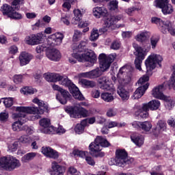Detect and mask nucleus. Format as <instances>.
Listing matches in <instances>:
<instances>
[{
    "label": "nucleus",
    "mask_w": 175,
    "mask_h": 175,
    "mask_svg": "<svg viewBox=\"0 0 175 175\" xmlns=\"http://www.w3.org/2000/svg\"><path fill=\"white\" fill-rule=\"evenodd\" d=\"M16 111L18 113H14L12 116L13 120H18L12 124L14 132H21L25 129L23 125L27 121V114H36L33 120H39L43 114V110H39L37 107H16Z\"/></svg>",
    "instance_id": "f257e3e1"
},
{
    "label": "nucleus",
    "mask_w": 175,
    "mask_h": 175,
    "mask_svg": "<svg viewBox=\"0 0 175 175\" xmlns=\"http://www.w3.org/2000/svg\"><path fill=\"white\" fill-rule=\"evenodd\" d=\"M85 46H87V41H81L79 44H72V57L68 58L70 64L75 65L77 61L79 62H88L89 66H94V64H96V55L92 50H87L83 53H80L84 51Z\"/></svg>",
    "instance_id": "f03ea898"
},
{
    "label": "nucleus",
    "mask_w": 175,
    "mask_h": 175,
    "mask_svg": "<svg viewBox=\"0 0 175 175\" xmlns=\"http://www.w3.org/2000/svg\"><path fill=\"white\" fill-rule=\"evenodd\" d=\"M128 68L129 67L127 66L120 68L117 75V79L115 76L111 77L113 81L118 85L117 93L122 100H128L129 99V92L124 88V85L131 81V77L126 75Z\"/></svg>",
    "instance_id": "7ed1b4c3"
},
{
    "label": "nucleus",
    "mask_w": 175,
    "mask_h": 175,
    "mask_svg": "<svg viewBox=\"0 0 175 175\" xmlns=\"http://www.w3.org/2000/svg\"><path fill=\"white\" fill-rule=\"evenodd\" d=\"M174 90L175 91V65L172 66V77L170 78V81L164 82L163 84L159 85L154 88L152 90V95L156 99H165V96L163 95V91L167 88Z\"/></svg>",
    "instance_id": "20e7f679"
},
{
    "label": "nucleus",
    "mask_w": 175,
    "mask_h": 175,
    "mask_svg": "<svg viewBox=\"0 0 175 175\" xmlns=\"http://www.w3.org/2000/svg\"><path fill=\"white\" fill-rule=\"evenodd\" d=\"M110 146V143L107 142L106 138L102 136H98L94 142H92L89 146V149L92 157H105V152H101L103 147Z\"/></svg>",
    "instance_id": "39448f33"
},
{
    "label": "nucleus",
    "mask_w": 175,
    "mask_h": 175,
    "mask_svg": "<svg viewBox=\"0 0 175 175\" xmlns=\"http://www.w3.org/2000/svg\"><path fill=\"white\" fill-rule=\"evenodd\" d=\"M21 166L20 160L13 156L8 155L0 158V167L3 170L12 172Z\"/></svg>",
    "instance_id": "423d86ee"
},
{
    "label": "nucleus",
    "mask_w": 175,
    "mask_h": 175,
    "mask_svg": "<svg viewBox=\"0 0 175 175\" xmlns=\"http://www.w3.org/2000/svg\"><path fill=\"white\" fill-rule=\"evenodd\" d=\"M58 81L61 85H64V87L68 88L70 94H72L75 99H78V100H84V96L79 90V88L72 83V81H70L68 77L61 75L60 80Z\"/></svg>",
    "instance_id": "0eeeda50"
},
{
    "label": "nucleus",
    "mask_w": 175,
    "mask_h": 175,
    "mask_svg": "<svg viewBox=\"0 0 175 175\" xmlns=\"http://www.w3.org/2000/svg\"><path fill=\"white\" fill-rule=\"evenodd\" d=\"M150 21L152 24H155L158 26L159 29L162 32V33H170L172 36L175 35V29L173 27V24L170 21H163L160 18L157 16H153L151 18Z\"/></svg>",
    "instance_id": "6e6552de"
},
{
    "label": "nucleus",
    "mask_w": 175,
    "mask_h": 175,
    "mask_svg": "<svg viewBox=\"0 0 175 175\" xmlns=\"http://www.w3.org/2000/svg\"><path fill=\"white\" fill-rule=\"evenodd\" d=\"M133 47L135 50L134 52V55L135 56V59L134 61L135 66L136 69L140 72L142 71V64H143V61L144 58H146L147 53L150 51L151 46L143 48L136 44H134Z\"/></svg>",
    "instance_id": "1a4fd4ad"
},
{
    "label": "nucleus",
    "mask_w": 175,
    "mask_h": 175,
    "mask_svg": "<svg viewBox=\"0 0 175 175\" xmlns=\"http://www.w3.org/2000/svg\"><path fill=\"white\" fill-rule=\"evenodd\" d=\"M122 17V14H119L108 18L105 21L104 27L100 29V32L105 33V32H107V31H112V29H116V28H121L124 27V25H116L117 23H118V21H121Z\"/></svg>",
    "instance_id": "9d476101"
},
{
    "label": "nucleus",
    "mask_w": 175,
    "mask_h": 175,
    "mask_svg": "<svg viewBox=\"0 0 175 175\" xmlns=\"http://www.w3.org/2000/svg\"><path fill=\"white\" fill-rule=\"evenodd\" d=\"M128 161V154L124 149H118L116 151V157L111 158L108 163L110 166H124Z\"/></svg>",
    "instance_id": "9b49d317"
},
{
    "label": "nucleus",
    "mask_w": 175,
    "mask_h": 175,
    "mask_svg": "<svg viewBox=\"0 0 175 175\" xmlns=\"http://www.w3.org/2000/svg\"><path fill=\"white\" fill-rule=\"evenodd\" d=\"M163 61V57L161 55L151 53L145 60V65L147 71L154 70L157 65L161 66V63Z\"/></svg>",
    "instance_id": "f8f14e48"
},
{
    "label": "nucleus",
    "mask_w": 175,
    "mask_h": 175,
    "mask_svg": "<svg viewBox=\"0 0 175 175\" xmlns=\"http://www.w3.org/2000/svg\"><path fill=\"white\" fill-rule=\"evenodd\" d=\"M116 57H117L116 53L109 55H106L105 53L99 55L98 61L103 70H108V69L110 68V65H111V63L116 59Z\"/></svg>",
    "instance_id": "ddd939ff"
},
{
    "label": "nucleus",
    "mask_w": 175,
    "mask_h": 175,
    "mask_svg": "<svg viewBox=\"0 0 175 175\" xmlns=\"http://www.w3.org/2000/svg\"><path fill=\"white\" fill-rule=\"evenodd\" d=\"M41 129H40L42 133L46 135H53L55 133V127L51 125V120L49 118H42L39 122Z\"/></svg>",
    "instance_id": "4468645a"
},
{
    "label": "nucleus",
    "mask_w": 175,
    "mask_h": 175,
    "mask_svg": "<svg viewBox=\"0 0 175 175\" xmlns=\"http://www.w3.org/2000/svg\"><path fill=\"white\" fill-rule=\"evenodd\" d=\"M106 71H107V70H103V68H102V66L100 64V68L98 67L92 71L81 72L78 75V77H79L80 79H81L82 77H84L86 79H96V77H99V76H102V73Z\"/></svg>",
    "instance_id": "2eb2a0df"
},
{
    "label": "nucleus",
    "mask_w": 175,
    "mask_h": 175,
    "mask_svg": "<svg viewBox=\"0 0 175 175\" xmlns=\"http://www.w3.org/2000/svg\"><path fill=\"white\" fill-rule=\"evenodd\" d=\"M153 5L155 6V8L161 9L163 14H172V13L174 11L173 5L169 3V0H167L166 1L164 0L161 2H159V1H154Z\"/></svg>",
    "instance_id": "dca6fc26"
},
{
    "label": "nucleus",
    "mask_w": 175,
    "mask_h": 175,
    "mask_svg": "<svg viewBox=\"0 0 175 175\" xmlns=\"http://www.w3.org/2000/svg\"><path fill=\"white\" fill-rule=\"evenodd\" d=\"M84 103H81L79 107L75 106L74 108H70V116L74 118H79V117H88L90 113L85 109L81 107Z\"/></svg>",
    "instance_id": "f3484780"
},
{
    "label": "nucleus",
    "mask_w": 175,
    "mask_h": 175,
    "mask_svg": "<svg viewBox=\"0 0 175 175\" xmlns=\"http://www.w3.org/2000/svg\"><path fill=\"white\" fill-rule=\"evenodd\" d=\"M52 88L53 91H58L59 92H61L63 96V98H59V96L57 94L56 99H57V100H59L62 105H66V102L70 99V94H69V92L62 89L57 84H52Z\"/></svg>",
    "instance_id": "a211bd4d"
},
{
    "label": "nucleus",
    "mask_w": 175,
    "mask_h": 175,
    "mask_svg": "<svg viewBox=\"0 0 175 175\" xmlns=\"http://www.w3.org/2000/svg\"><path fill=\"white\" fill-rule=\"evenodd\" d=\"M64 40V34L62 33L57 32L50 35L47 38V44L51 47L59 46Z\"/></svg>",
    "instance_id": "6ab92c4d"
},
{
    "label": "nucleus",
    "mask_w": 175,
    "mask_h": 175,
    "mask_svg": "<svg viewBox=\"0 0 175 175\" xmlns=\"http://www.w3.org/2000/svg\"><path fill=\"white\" fill-rule=\"evenodd\" d=\"M98 85L101 90H105L106 91H111L114 92L116 88L111 81L107 77H102L98 80Z\"/></svg>",
    "instance_id": "aec40b11"
},
{
    "label": "nucleus",
    "mask_w": 175,
    "mask_h": 175,
    "mask_svg": "<svg viewBox=\"0 0 175 175\" xmlns=\"http://www.w3.org/2000/svg\"><path fill=\"white\" fill-rule=\"evenodd\" d=\"M43 39V33H39L37 34H32L31 36H27L25 38V42L26 44H29L30 46H35L39 44Z\"/></svg>",
    "instance_id": "412c9836"
},
{
    "label": "nucleus",
    "mask_w": 175,
    "mask_h": 175,
    "mask_svg": "<svg viewBox=\"0 0 175 175\" xmlns=\"http://www.w3.org/2000/svg\"><path fill=\"white\" fill-rule=\"evenodd\" d=\"M66 172L65 167L58 164L57 161L52 162L51 168L49 170V173L51 175H65Z\"/></svg>",
    "instance_id": "4be33fe9"
},
{
    "label": "nucleus",
    "mask_w": 175,
    "mask_h": 175,
    "mask_svg": "<svg viewBox=\"0 0 175 175\" xmlns=\"http://www.w3.org/2000/svg\"><path fill=\"white\" fill-rule=\"evenodd\" d=\"M46 55L50 61H54L55 62L59 61L62 57L59 51L55 49H46Z\"/></svg>",
    "instance_id": "5701e85b"
},
{
    "label": "nucleus",
    "mask_w": 175,
    "mask_h": 175,
    "mask_svg": "<svg viewBox=\"0 0 175 175\" xmlns=\"http://www.w3.org/2000/svg\"><path fill=\"white\" fill-rule=\"evenodd\" d=\"M43 77L49 83H57L61 80V75L54 72H46L43 75Z\"/></svg>",
    "instance_id": "b1692460"
},
{
    "label": "nucleus",
    "mask_w": 175,
    "mask_h": 175,
    "mask_svg": "<svg viewBox=\"0 0 175 175\" xmlns=\"http://www.w3.org/2000/svg\"><path fill=\"white\" fill-rule=\"evenodd\" d=\"M42 153L47 158H53V159H57L59 157L58 152L50 147H42Z\"/></svg>",
    "instance_id": "393cba45"
},
{
    "label": "nucleus",
    "mask_w": 175,
    "mask_h": 175,
    "mask_svg": "<svg viewBox=\"0 0 175 175\" xmlns=\"http://www.w3.org/2000/svg\"><path fill=\"white\" fill-rule=\"evenodd\" d=\"M73 13L75 17L72 20V23L75 25H77V23L83 20V14L85 13V10L83 9H75Z\"/></svg>",
    "instance_id": "a878e982"
},
{
    "label": "nucleus",
    "mask_w": 175,
    "mask_h": 175,
    "mask_svg": "<svg viewBox=\"0 0 175 175\" xmlns=\"http://www.w3.org/2000/svg\"><path fill=\"white\" fill-rule=\"evenodd\" d=\"M33 58V56L32 55L27 53V52H23L21 53L19 56V61L21 66H25V65H28L29 62H31V60Z\"/></svg>",
    "instance_id": "bb28decb"
},
{
    "label": "nucleus",
    "mask_w": 175,
    "mask_h": 175,
    "mask_svg": "<svg viewBox=\"0 0 175 175\" xmlns=\"http://www.w3.org/2000/svg\"><path fill=\"white\" fill-rule=\"evenodd\" d=\"M107 9L105 7H96L93 8V15L96 18H100V17H106L107 16Z\"/></svg>",
    "instance_id": "cd10ccee"
},
{
    "label": "nucleus",
    "mask_w": 175,
    "mask_h": 175,
    "mask_svg": "<svg viewBox=\"0 0 175 175\" xmlns=\"http://www.w3.org/2000/svg\"><path fill=\"white\" fill-rule=\"evenodd\" d=\"M131 139L137 147H142L144 144V137L136 133H133L131 135Z\"/></svg>",
    "instance_id": "c85d7f7f"
},
{
    "label": "nucleus",
    "mask_w": 175,
    "mask_h": 175,
    "mask_svg": "<svg viewBox=\"0 0 175 175\" xmlns=\"http://www.w3.org/2000/svg\"><path fill=\"white\" fill-rule=\"evenodd\" d=\"M149 110L150 109H148L147 105H145V104L144 103L142 106L139 108L137 111H135V116L141 117V118H147V117H148L149 116Z\"/></svg>",
    "instance_id": "c756f323"
},
{
    "label": "nucleus",
    "mask_w": 175,
    "mask_h": 175,
    "mask_svg": "<svg viewBox=\"0 0 175 175\" xmlns=\"http://www.w3.org/2000/svg\"><path fill=\"white\" fill-rule=\"evenodd\" d=\"M148 89V85H146L144 86V89L142 86L139 87L135 90L133 95L131 96L132 99H140V98H142V96H143L144 95L146 91H147Z\"/></svg>",
    "instance_id": "7c9ffc66"
},
{
    "label": "nucleus",
    "mask_w": 175,
    "mask_h": 175,
    "mask_svg": "<svg viewBox=\"0 0 175 175\" xmlns=\"http://www.w3.org/2000/svg\"><path fill=\"white\" fill-rule=\"evenodd\" d=\"M146 107L149 110H152V111H154L155 110H158L159 107H161V102L158 100H152L148 103H144Z\"/></svg>",
    "instance_id": "2f4dec72"
},
{
    "label": "nucleus",
    "mask_w": 175,
    "mask_h": 175,
    "mask_svg": "<svg viewBox=\"0 0 175 175\" xmlns=\"http://www.w3.org/2000/svg\"><path fill=\"white\" fill-rule=\"evenodd\" d=\"M13 9L16 10V6L13 7V3H12V6L8 4H4L1 8V12H2L3 14L10 17L12 12H13Z\"/></svg>",
    "instance_id": "473e14b6"
},
{
    "label": "nucleus",
    "mask_w": 175,
    "mask_h": 175,
    "mask_svg": "<svg viewBox=\"0 0 175 175\" xmlns=\"http://www.w3.org/2000/svg\"><path fill=\"white\" fill-rule=\"evenodd\" d=\"M150 36H151L150 31H142L135 36V40L137 42H144L147 39H150Z\"/></svg>",
    "instance_id": "72a5a7b5"
},
{
    "label": "nucleus",
    "mask_w": 175,
    "mask_h": 175,
    "mask_svg": "<svg viewBox=\"0 0 175 175\" xmlns=\"http://www.w3.org/2000/svg\"><path fill=\"white\" fill-rule=\"evenodd\" d=\"M32 102H33V103L38 105V106L39 107H44L43 109H42V108L37 107V109L38 110H42L43 113H44V111H47V110H49V105H47V104L44 103V101L40 100L38 98H35L34 99L32 100Z\"/></svg>",
    "instance_id": "f704fd0d"
},
{
    "label": "nucleus",
    "mask_w": 175,
    "mask_h": 175,
    "mask_svg": "<svg viewBox=\"0 0 175 175\" xmlns=\"http://www.w3.org/2000/svg\"><path fill=\"white\" fill-rule=\"evenodd\" d=\"M37 155H38V153H36V152H29V153L25 154L21 158V161L23 163H27L31 161H33V159H35V158L36 157Z\"/></svg>",
    "instance_id": "c9c22d12"
},
{
    "label": "nucleus",
    "mask_w": 175,
    "mask_h": 175,
    "mask_svg": "<svg viewBox=\"0 0 175 175\" xmlns=\"http://www.w3.org/2000/svg\"><path fill=\"white\" fill-rule=\"evenodd\" d=\"M79 83L83 88H94L96 83L92 81H88L87 79H81L79 80Z\"/></svg>",
    "instance_id": "e433bc0d"
},
{
    "label": "nucleus",
    "mask_w": 175,
    "mask_h": 175,
    "mask_svg": "<svg viewBox=\"0 0 175 175\" xmlns=\"http://www.w3.org/2000/svg\"><path fill=\"white\" fill-rule=\"evenodd\" d=\"M165 98H163L162 100H165V106L168 110H172L174 107L175 100L170 97L165 96Z\"/></svg>",
    "instance_id": "4c0bfd02"
},
{
    "label": "nucleus",
    "mask_w": 175,
    "mask_h": 175,
    "mask_svg": "<svg viewBox=\"0 0 175 175\" xmlns=\"http://www.w3.org/2000/svg\"><path fill=\"white\" fill-rule=\"evenodd\" d=\"M72 155L75 157V158H77L79 157V158H82L83 159H85L87 155H88V152L84 151V150H80L79 149H75L72 152Z\"/></svg>",
    "instance_id": "58836bf2"
},
{
    "label": "nucleus",
    "mask_w": 175,
    "mask_h": 175,
    "mask_svg": "<svg viewBox=\"0 0 175 175\" xmlns=\"http://www.w3.org/2000/svg\"><path fill=\"white\" fill-rule=\"evenodd\" d=\"M35 92H38V90L32 87H25L21 90V93L23 95H32Z\"/></svg>",
    "instance_id": "ea45409f"
},
{
    "label": "nucleus",
    "mask_w": 175,
    "mask_h": 175,
    "mask_svg": "<svg viewBox=\"0 0 175 175\" xmlns=\"http://www.w3.org/2000/svg\"><path fill=\"white\" fill-rule=\"evenodd\" d=\"M148 80H150V78L148 77V76L144 75L143 77H142L138 81V84L139 87H142V88H144V87H146V85H148V88L150 85V84L148 83Z\"/></svg>",
    "instance_id": "a19ab883"
},
{
    "label": "nucleus",
    "mask_w": 175,
    "mask_h": 175,
    "mask_svg": "<svg viewBox=\"0 0 175 175\" xmlns=\"http://www.w3.org/2000/svg\"><path fill=\"white\" fill-rule=\"evenodd\" d=\"M25 77H28L27 74L15 75L13 77V81L15 84H21V83H23Z\"/></svg>",
    "instance_id": "79ce46f5"
},
{
    "label": "nucleus",
    "mask_w": 175,
    "mask_h": 175,
    "mask_svg": "<svg viewBox=\"0 0 175 175\" xmlns=\"http://www.w3.org/2000/svg\"><path fill=\"white\" fill-rule=\"evenodd\" d=\"M101 99L105 102H113L114 100V96L111 94V93L104 92L100 95Z\"/></svg>",
    "instance_id": "37998d69"
},
{
    "label": "nucleus",
    "mask_w": 175,
    "mask_h": 175,
    "mask_svg": "<svg viewBox=\"0 0 175 175\" xmlns=\"http://www.w3.org/2000/svg\"><path fill=\"white\" fill-rule=\"evenodd\" d=\"M156 131H158L159 132H163V131H166V122L163 120H159L157 122Z\"/></svg>",
    "instance_id": "c03bdc74"
},
{
    "label": "nucleus",
    "mask_w": 175,
    "mask_h": 175,
    "mask_svg": "<svg viewBox=\"0 0 175 175\" xmlns=\"http://www.w3.org/2000/svg\"><path fill=\"white\" fill-rule=\"evenodd\" d=\"M159 42V36L154 35L150 38V45L152 46V49L154 50L157 48V45Z\"/></svg>",
    "instance_id": "a18cd8bd"
},
{
    "label": "nucleus",
    "mask_w": 175,
    "mask_h": 175,
    "mask_svg": "<svg viewBox=\"0 0 175 175\" xmlns=\"http://www.w3.org/2000/svg\"><path fill=\"white\" fill-rule=\"evenodd\" d=\"M151 128H152V124H151L150 122H142L141 129H142L143 131H146V132H149V131H151Z\"/></svg>",
    "instance_id": "49530a36"
},
{
    "label": "nucleus",
    "mask_w": 175,
    "mask_h": 175,
    "mask_svg": "<svg viewBox=\"0 0 175 175\" xmlns=\"http://www.w3.org/2000/svg\"><path fill=\"white\" fill-rule=\"evenodd\" d=\"M85 124H83V121H81V124L76 125L75 128V133H77V135H81V133H84V128H85Z\"/></svg>",
    "instance_id": "de8ad7c7"
},
{
    "label": "nucleus",
    "mask_w": 175,
    "mask_h": 175,
    "mask_svg": "<svg viewBox=\"0 0 175 175\" xmlns=\"http://www.w3.org/2000/svg\"><path fill=\"white\" fill-rule=\"evenodd\" d=\"M14 10H12V12H11L10 15V18H13L14 20H21V18H23V16L21 15V14L15 12Z\"/></svg>",
    "instance_id": "09e8293b"
},
{
    "label": "nucleus",
    "mask_w": 175,
    "mask_h": 175,
    "mask_svg": "<svg viewBox=\"0 0 175 175\" xmlns=\"http://www.w3.org/2000/svg\"><path fill=\"white\" fill-rule=\"evenodd\" d=\"M98 38H99V32L98 31V29H93L90 37V40L92 42H95V40H98Z\"/></svg>",
    "instance_id": "8fccbe9b"
},
{
    "label": "nucleus",
    "mask_w": 175,
    "mask_h": 175,
    "mask_svg": "<svg viewBox=\"0 0 175 175\" xmlns=\"http://www.w3.org/2000/svg\"><path fill=\"white\" fill-rule=\"evenodd\" d=\"M96 121V118L92 117L82 120V124L88 126V124L92 125V124H95Z\"/></svg>",
    "instance_id": "3c124183"
},
{
    "label": "nucleus",
    "mask_w": 175,
    "mask_h": 175,
    "mask_svg": "<svg viewBox=\"0 0 175 175\" xmlns=\"http://www.w3.org/2000/svg\"><path fill=\"white\" fill-rule=\"evenodd\" d=\"M18 141L20 143H22V144H29L31 143V137H29L28 135H22L19 139Z\"/></svg>",
    "instance_id": "603ef678"
},
{
    "label": "nucleus",
    "mask_w": 175,
    "mask_h": 175,
    "mask_svg": "<svg viewBox=\"0 0 175 175\" xmlns=\"http://www.w3.org/2000/svg\"><path fill=\"white\" fill-rule=\"evenodd\" d=\"M3 105L5 106V107H12L13 106V98L9 97V98H3Z\"/></svg>",
    "instance_id": "864d4df0"
},
{
    "label": "nucleus",
    "mask_w": 175,
    "mask_h": 175,
    "mask_svg": "<svg viewBox=\"0 0 175 175\" xmlns=\"http://www.w3.org/2000/svg\"><path fill=\"white\" fill-rule=\"evenodd\" d=\"M17 148H18V142H15L8 146V151H10V152H14V151H17Z\"/></svg>",
    "instance_id": "5fc2aeb1"
},
{
    "label": "nucleus",
    "mask_w": 175,
    "mask_h": 175,
    "mask_svg": "<svg viewBox=\"0 0 175 175\" xmlns=\"http://www.w3.org/2000/svg\"><path fill=\"white\" fill-rule=\"evenodd\" d=\"M12 6L16 10H20V5L24 3V0H13L12 1Z\"/></svg>",
    "instance_id": "6e6d98bb"
},
{
    "label": "nucleus",
    "mask_w": 175,
    "mask_h": 175,
    "mask_svg": "<svg viewBox=\"0 0 175 175\" xmlns=\"http://www.w3.org/2000/svg\"><path fill=\"white\" fill-rule=\"evenodd\" d=\"M8 120H9V113L6 111L0 113L1 122H6Z\"/></svg>",
    "instance_id": "4d7b16f0"
},
{
    "label": "nucleus",
    "mask_w": 175,
    "mask_h": 175,
    "mask_svg": "<svg viewBox=\"0 0 175 175\" xmlns=\"http://www.w3.org/2000/svg\"><path fill=\"white\" fill-rule=\"evenodd\" d=\"M42 27H44V23L40 20H38L34 25H32V29L33 31H36V29L42 28Z\"/></svg>",
    "instance_id": "13d9d810"
},
{
    "label": "nucleus",
    "mask_w": 175,
    "mask_h": 175,
    "mask_svg": "<svg viewBox=\"0 0 175 175\" xmlns=\"http://www.w3.org/2000/svg\"><path fill=\"white\" fill-rule=\"evenodd\" d=\"M118 113L117 109H109L107 111V117H116Z\"/></svg>",
    "instance_id": "bf43d9fd"
},
{
    "label": "nucleus",
    "mask_w": 175,
    "mask_h": 175,
    "mask_svg": "<svg viewBox=\"0 0 175 175\" xmlns=\"http://www.w3.org/2000/svg\"><path fill=\"white\" fill-rule=\"evenodd\" d=\"M109 8L110 10H116L118 8V1L113 0L109 3Z\"/></svg>",
    "instance_id": "052dcab7"
},
{
    "label": "nucleus",
    "mask_w": 175,
    "mask_h": 175,
    "mask_svg": "<svg viewBox=\"0 0 175 175\" xmlns=\"http://www.w3.org/2000/svg\"><path fill=\"white\" fill-rule=\"evenodd\" d=\"M159 172H161V166L158 165L150 172V175H163V173Z\"/></svg>",
    "instance_id": "680f3d73"
},
{
    "label": "nucleus",
    "mask_w": 175,
    "mask_h": 175,
    "mask_svg": "<svg viewBox=\"0 0 175 175\" xmlns=\"http://www.w3.org/2000/svg\"><path fill=\"white\" fill-rule=\"evenodd\" d=\"M81 174L75 167H70L67 171V175Z\"/></svg>",
    "instance_id": "e2e57ef3"
},
{
    "label": "nucleus",
    "mask_w": 175,
    "mask_h": 175,
    "mask_svg": "<svg viewBox=\"0 0 175 175\" xmlns=\"http://www.w3.org/2000/svg\"><path fill=\"white\" fill-rule=\"evenodd\" d=\"M81 36H83V33L79 30H75L73 36V40L77 42V40H79V39H80Z\"/></svg>",
    "instance_id": "0e129e2a"
},
{
    "label": "nucleus",
    "mask_w": 175,
    "mask_h": 175,
    "mask_svg": "<svg viewBox=\"0 0 175 175\" xmlns=\"http://www.w3.org/2000/svg\"><path fill=\"white\" fill-rule=\"evenodd\" d=\"M136 10H137V8L135 7H131L126 9L124 12L126 14H128V16H133V12H136Z\"/></svg>",
    "instance_id": "69168bd1"
},
{
    "label": "nucleus",
    "mask_w": 175,
    "mask_h": 175,
    "mask_svg": "<svg viewBox=\"0 0 175 175\" xmlns=\"http://www.w3.org/2000/svg\"><path fill=\"white\" fill-rule=\"evenodd\" d=\"M64 3H63L62 6L64 9L66 10H70L72 5H70V0H64Z\"/></svg>",
    "instance_id": "338daca9"
},
{
    "label": "nucleus",
    "mask_w": 175,
    "mask_h": 175,
    "mask_svg": "<svg viewBox=\"0 0 175 175\" xmlns=\"http://www.w3.org/2000/svg\"><path fill=\"white\" fill-rule=\"evenodd\" d=\"M85 159L88 165H90L91 166H94L95 165V161H94V159H92V157L87 155Z\"/></svg>",
    "instance_id": "774afa93"
}]
</instances>
